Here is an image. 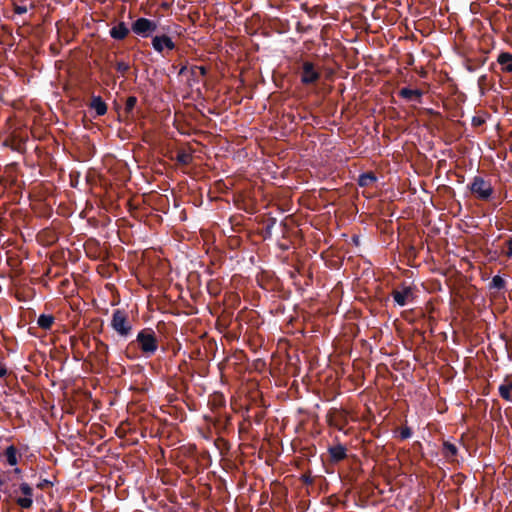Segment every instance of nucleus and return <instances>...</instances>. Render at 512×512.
Wrapping results in <instances>:
<instances>
[{"instance_id":"nucleus-1","label":"nucleus","mask_w":512,"mask_h":512,"mask_svg":"<svg viewBox=\"0 0 512 512\" xmlns=\"http://www.w3.org/2000/svg\"><path fill=\"white\" fill-rule=\"evenodd\" d=\"M136 341L142 353L146 356L155 354L158 349L159 339L158 335L152 328L142 329L136 338Z\"/></svg>"},{"instance_id":"nucleus-2","label":"nucleus","mask_w":512,"mask_h":512,"mask_svg":"<svg viewBox=\"0 0 512 512\" xmlns=\"http://www.w3.org/2000/svg\"><path fill=\"white\" fill-rule=\"evenodd\" d=\"M468 189L481 201H489L494 193L490 181L478 175L472 179L471 183L468 185Z\"/></svg>"},{"instance_id":"nucleus-3","label":"nucleus","mask_w":512,"mask_h":512,"mask_svg":"<svg viewBox=\"0 0 512 512\" xmlns=\"http://www.w3.org/2000/svg\"><path fill=\"white\" fill-rule=\"evenodd\" d=\"M417 292L418 290L415 286L401 284L392 290L391 296L397 305L403 307L414 302Z\"/></svg>"},{"instance_id":"nucleus-4","label":"nucleus","mask_w":512,"mask_h":512,"mask_svg":"<svg viewBox=\"0 0 512 512\" xmlns=\"http://www.w3.org/2000/svg\"><path fill=\"white\" fill-rule=\"evenodd\" d=\"M157 28L158 25L155 21L144 17L136 19L131 25V31L143 38L152 36Z\"/></svg>"},{"instance_id":"nucleus-5","label":"nucleus","mask_w":512,"mask_h":512,"mask_svg":"<svg viewBox=\"0 0 512 512\" xmlns=\"http://www.w3.org/2000/svg\"><path fill=\"white\" fill-rule=\"evenodd\" d=\"M321 78V72L311 61H303L301 66L300 80L303 85H314Z\"/></svg>"},{"instance_id":"nucleus-6","label":"nucleus","mask_w":512,"mask_h":512,"mask_svg":"<svg viewBox=\"0 0 512 512\" xmlns=\"http://www.w3.org/2000/svg\"><path fill=\"white\" fill-rule=\"evenodd\" d=\"M507 285H508V283H507L506 279L503 278L502 276H500V275L493 276L487 286L490 296H492L494 298L500 297L501 295H503L505 292L508 291Z\"/></svg>"},{"instance_id":"nucleus-7","label":"nucleus","mask_w":512,"mask_h":512,"mask_svg":"<svg viewBox=\"0 0 512 512\" xmlns=\"http://www.w3.org/2000/svg\"><path fill=\"white\" fill-rule=\"evenodd\" d=\"M152 47L158 53H163L165 49L174 50L176 45L168 35H156L152 37Z\"/></svg>"},{"instance_id":"nucleus-8","label":"nucleus","mask_w":512,"mask_h":512,"mask_svg":"<svg viewBox=\"0 0 512 512\" xmlns=\"http://www.w3.org/2000/svg\"><path fill=\"white\" fill-rule=\"evenodd\" d=\"M20 491L25 495V497H20L16 500V503L23 509H30L33 505V489L32 487L24 482L20 484Z\"/></svg>"},{"instance_id":"nucleus-9","label":"nucleus","mask_w":512,"mask_h":512,"mask_svg":"<svg viewBox=\"0 0 512 512\" xmlns=\"http://www.w3.org/2000/svg\"><path fill=\"white\" fill-rule=\"evenodd\" d=\"M398 96L408 102L422 103L423 91L420 89L403 87L398 91Z\"/></svg>"},{"instance_id":"nucleus-10","label":"nucleus","mask_w":512,"mask_h":512,"mask_svg":"<svg viewBox=\"0 0 512 512\" xmlns=\"http://www.w3.org/2000/svg\"><path fill=\"white\" fill-rule=\"evenodd\" d=\"M130 31L131 28L125 22L120 21L110 29L109 34L114 40L121 41L129 35Z\"/></svg>"},{"instance_id":"nucleus-11","label":"nucleus","mask_w":512,"mask_h":512,"mask_svg":"<svg viewBox=\"0 0 512 512\" xmlns=\"http://www.w3.org/2000/svg\"><path fill=\"white\" fill-rule=\"evenodd\" d=\"M328 453L330 456V461L333 463H338L347 457V449L340 443L334 446H330L328 448Z\"/></svg>"},{"instance_id":"nucleus-12","label":"nucleus","mask_w":512,"mask_h":512,"mask_svg":"<svg viewBox=\"0 0 512 512\" xmlns=\"http://www.w3.org/2000/svg\"><path fill=\"white\" fill-rule=\"evenodd\" d=\"M89 108L95 111V117L103 116L107 113V104L101 96L92 95Z\"/></svg>"},{"instance_id":"nucleus-13","label":"nucleus","mask_w":512,"mask_h":512,"mask_svg":"<svg viewBox=\"0 0 512 512\" xmlns=\"http://www.w3.org/2000/svg\"><path fill=\"white\" fill-rule=\"evenodd\" d=\"M497 63L504 73H512V53L501 52L497 57Z\"/></svg>"},{"instance_id":"nucleus-14","label":"nucleus","mask_w":512,"mask_h":512,"mask_svg":"<svg viewBox=\"0 0 512 512\" xmlns=\"http://www.w3.org/2000/svg\"><path fill=\"white\" fill-rule=\"evenodd\" d=\"M3 454H4L5 458H6V462L8 463V465L16 466L18 464L20 456L18 454L17 448L14 445L8 446L4 450Z\"/></svg>"},{"instance_id":"nucleus-15","label":"nucleus","mask_w":512,"mask_h":512,"mask_svg":"<svg viewBox=\"0 0 512 512\" xmlns=\"http://www.w3.org/2000/svg\"><path fill=\"white\" fill-rule=\"evenodd\" d=\"M37 326H32L28 328L29 334L35 337H42V334L39 333V330L46 332L52 329L54 322H36Z\"/></svg>"},{"instance_id":"nucleus-16","label":"nucleus","mask_w":512,"mask_h":512,"mask_svg":"<svg viewBox=\"0 0 512 512\" xmlns=\"http://www.w3.org/2000/svg\"><path fill=\"white\" fill-rule=\"evenodd\" d=\"M442 454L448 460H454L458 454V448L453 443L445 441L442 445Z\"/></svg>"},{"instance_id":"nucleus-17","label":"nucleus","mask_w":512,"mask_h":512,"mask_svg":"<svg viewBox=\"0 0 512 512\" xmlns=\"http://www.w3.org/2000/svg\"><path fill=\"white\" fill-rule=\"evenodd\" d=\"M499 395L506 401H512V382L506 378L498 388Z\"/></svg>"},{"instance_id":"nucleus-18","label":"nucleus","mask_w":512,"mask_h":512,"mask_svg":"<svg viewBox=\"0 0 512 512\" xmlns=\"http://www.w3.org/2000/svg\"><path fill=\"white\" fill-rule=\"evenodd\" d=\"M377 181V177L373 172H366L359 175L358 185L360 187H368Z\"/></svg>"},{"instance_id":"nucleus-19","label":"nucleus","mask_w":512,"mask_h":512,"mask_svg":"<svg viewBox=\"0 0 512 512\" xmlns=\"http://www.w3.org/2000/svg\"><path fill=\"white\" fill-rule=\"evenodd\" d=\"M358 332L359 328L356 326L355 322H346L342 326V333L349 339L355 338Z\"/></svg>"},{"instance_id":"nucleus-20","label":"nucleus","mask_w":512,"mask_h":512,"mask_svg":"<svg viewBox=\"0 0 512 512\" xmlns=\"http://www.w3.org/2000/svg\"><path fill=\"white\" fill-rule=\"evenodd\" d=\"M111 325L122 336L128 335L132 329L131 322H111Z\"/></svg>"},{"instance_id":"nucleus-21","label":"nucleus","mask_w":512,"mask_h":512,"mask_svg":"<svg viewBox=\"0 0 512 512\" xmlns=\"http://www.w3.org/2000/svg\"><path fill=\"white\" fill-rule=\"evenodd\" d=\"M189 72L191 80H193L194 82H199L198 74L205 77L208 73V70L205 66L194 65L190 68Z\"/></svg>"},{"instance_id":"nucleus-22","label":"nucleus","mask_w":512,"mask_h":512,"mask_svg":"<svg viewBox=\"0 0 512 512\" xmlns=\"http://www.w3.org/2000/svg\"><path fill=\"white\" fill-rule=\"evenodd\" d=\"M207 291L211 296H218L221 292L220 283L217 280H210L207 283Z\"/></svg>"},{"instance_id":"nucleus-23","label":"nucleus","mask_w":512,"mask_h":512,"mask_svg":"<svg viewBox=\"0 0 512 512\" xmlns=\"http://www.w3.org/2000/svg\"><path fill=\"white\" fill-rule=\"evenodd\" d=\"M176 160L179 164L186 166L192 162V155L182 150L178 152Z\"/></svg>"},{"instance_id":"nucleus-24","label":"nucleus","mask_w":512,"mask_h":512,"mask_svg":"<svg viewBox=\"0 0 512 512\" xmlns=\"http://www.w3.org/2000/svg\"><path fill=\"white\" fill-rule=\"evenodd\" d=\"M137 104V97L135 96H129L125 103V113L130 114L132 113L133 109L135 108Z\"/></svg>"},{"instance_id":"nucleus-25","label":"nucleus","mask_w":512,"mask_h":512,"mask_svg":"<svg viewBox=\"0 0 512 512\" xmlns=\"http://www.w3.org/2000/svg\"><path fill=\"white\" fill-rule=\"evenodd\" d=\"M116 70L124 76L130 70V64L124 61H118L115 65Z\"/></svg>"},{"instance_id":"nucleus-26","label":"nucleus","mask_w":512,"mask_h":512,"mask_svg":"<svg viewBox=\"0 0 512 512\" xmlns=\"http://www.w3.org/2000/svg\"><path fill=\"white\" fill-rule=\"evenodd\" d=\"M294 323L295 322H291V321L286 322L284 332L285 333H293V334L297 333V334H300L301 336H304L303 328H297L296 331L292 330V329H294Z\"/></svg>"},{"instance_id":"nucleus-27","label":"nucleus","mask_w":512,"mask_h":512,"mask_svg":"<svg viewBox=\"0 0 512 512\" xmlns=\"http://www.w3.org/2000/svg\"><path fill=\"white\" fill-rule=\"evenodd\" d=\"M412 436V430L408 426H404L400 429L399 437L401 440L408 439Z\"/></svg>"},{"instance_id":"nucleus-28","label":"nucleus","mask_w":512,"mask_h":512,"mask_svg":"<svg viewBox=\"0 0 512 512\" xmlns=\"http://www.w3.org/2000/svg\"><path fill=\"white\" fill-rule=\"evenodd\" d=\"M111 320H127L125 312L120 309H115Z\"/></svg>"},{"instance_id":"nucleus-29","label":"nucleus","mask_w":512,"mask_h":512,"mask_svg":"<svg viewBox=\"0 0 512 512\" xmlns=\"http://www.w3.org/2000/svg\"><path fill=\"white\" fill-rule=\"evenodd\" d=\"M300 480L303 484L305 485H312L313 482H314V479L313 477L311 476L310 473H306V474H303L301 477H300Z\"/></svg>"},{"instance_id":"nucleus-30","label":"nucleus","mask_w":512,"mask_h":512,"mask_svg":"<svg viewBox=\"0 0 512 512\" xmlns=\"http://www.w3.org/2000/svg\"><path fill=\"white\" fill-rule=\"evenodd\" d=\"M506 245H507V250L505 251V255H506L508 258H512V237H510V238L507 240Z\"/></svg>"},{"instance_id":"nucleus-31","label":"nucleus","mask_w":512,"mask_h":512,"mask_svg":"<svg viewBox=\"0 0 512 512\" xmlns=\"http://www.w3.org/2000/svg\"><path fill=\"white\" fill-rule=\"evenodd\" d=\"M484 122H485V121H484V119H482L481 117L474 116V117L472 118V125H473L474 127H479V126H481L482 124H484Z\"/></svg>"},{"instance_id":"nucleus-32","label":"nucleus","mask_w":512,"mask_h":512,"mask_svg":"<svg viewBox=\"0 0 512 512\" xmlns=\"http://www.w3.org/2000/svg\"><path fill=\"white\" fill-rule=\"evenodd\" d=\"M14 12L18 15H22V14H25L27 12V7L26 6H20V5H17L15 6L14 8Z\"/></svg>"},{"instance_id":"nucleus-33","label":"nucleus","mask_w":512,"mask_h":512,"mask_svg":"<svg viewBox=\"0 0 512 512\" xmlns=\"http://www.w3.org/2000/svg\"><path fill=\"white\" fill-rule=\"evenodd\" d=\"M216 328L222 332L224 329H226L228 327L227 325V322H219V321H216L214 322Z\"/></svg>"},{"instance_id":"nucleus-34","label":"nucleus","mask_w":512,"mask_h":512,"mask_svg":"<svg viewBox=\"0 0 512 512\" xmlns=\"http://www.w3.org/2000/svg\"><path fill=\"white\" fill-rule=\"evenodd\" d=\"M48 485H52V483L49 480L44 479L41 483L38 484V488L44 489Z\"/></svg>"},{"instance_id":"nucleus-35","label":"nucleus","mask_w":512,"mask_h":512,"mask_svg":"<svg viewBox=\"0 0 512 512\" xmlns=\"http://www.w3.org/2000/svg\"><path fill=\"white\" fill-rule=\"evenodd\" d=\"M37 320H54V317L51 315L41 314Z\"/></svg>"},{"instance_id":"nucleus-36","label":"nucleus","mask_w":512,"mask_h":512,"mask_svg":"<svg viewBox=\"0 0 512 512\" xmlns=\"http://www.w3.org/2000/svg\"><path fill=\"white\" fill-rule=\"evenodd\" d=\"M7 375V369L0 364V377H5Z\"/></svg>"},{"instance_id":"nucleus-37","label":"nucleus","mask_w":512,"mask_h":512,"mask_svg":"<svg viewBox=\"0 0 512 512\" xmlns=\"http://www.w3.org/2000/svg\"><path fill=\"white\" fill-rule=\"evenodd\" d=\"M188 71L187 65H183L178 72V75H183Z\"/></svg>"},{"instance_id":"nucleus-38","label":"nucleus","mask_w":512,"mask_h":512,"mask_svg":"<svg viewBox=\"0 0 512 512\" xmlns=\"http://www.w3.org/2000/svg\"><path fill=\"white\" fill-rule=\"evenodd\" d=\"M12 472H13L14 475L18 476V475H20L22 473V470L20 468L16 467V468L13 469Z\"/></svg>"},{"instance_id":"nucleus-39","label":"nucleus","mask_w":512,"mask_h":512,"mask_svg":"<svg viewBox=\"0 0 512 512\" xmlns=\"http://www.w3.org/2000/svg\"><path fill=\"white\" fill-rule=\"evenodd\" d=\"M6 482L7 480L2 475H0V487L4 486Z\"/></svg>"},{"instance_id":"nucleus-40","label":"nucleus","mask_w":512,"mask_h":512,"mask_svg":"<svg viewBox=\"0 0 512 512\" xmlns=\"http://www.w3.org/2000/svg\"><path fill=\"white\" fill-rule=\"evenodd\" d=\"M377 334H378V332L373 330L372 331V335L370 337L376 339L377 338Z\"/></svg>"},{"instance_id":"nucleus-41","label":"nucleus","mask_w":512,"mask_h":512,"mask_svg":"<svg viewBox=\"0 0 512 512\" xmlns=\"http://www.w3.org/2000/svg\"><path fill=\"white\" fill-rule=\"evenodd\" d=\"M236 338H238L237 333H233V334L231 335V339H236Z\"/></svg>"},{"instance_id":"nucleus-42","label":"nucleus","mask_w":512,"mask_h":512,"mask_svg":"<svg viewBox=\"0 0 512 512\" xmlns=\"http://www.w3.org/2000/svg\"><path fill=\"white\" fill-rule=\"evenodd\" d=\"M204 336H206V332H204L203 334L200 335V338H203Z\"/></svg>"}]
</instances>
